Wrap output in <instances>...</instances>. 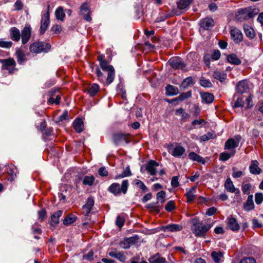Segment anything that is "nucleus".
Segmentation results:
<instances>
[{"mask_svg": "<svg viewBox=\"0 0 263 263\" xmlns=\"http://www.w3.org/2000/svg\"><path fill=\"white\" fill-rule=\"evenodd\" d=\"M258 13V10L255 8L249 7L241 8L237 10L235 18L238 21H243L252 18Z\"/></svg>", "mask_w": 263, "mask_h": 263, "instance_id": "1", "label": "nucleus"}, {"mask_svg": "<svg viewBox=\"0 0 263 263\" xmlns=\"http://www.w3.org/2000/svg\"><path fill=\"white\" fill-rule=\"evenodd\" d=\"M193 232L195 235L199 237H204L212 226V224H204L202 222H199L197 218H194L193 220Z\"/></svg>", "mask_w": 263, "mask_h": 263, "instance_id": "2", "label": "nucleus"}, {"mask_svg": "<svg viewBox=\"0 0 263 263\" xmlns=\"http://www.w3.org/2000/svg\"><path fill=\"white\" fill-rule=\"evenodd\" d=\"M128 187V181L127 180H124L121 186L118 183H112L108 189L109 192L114 195H118L120 193L125 194L126 193Z\"/></svg>", "mask_w": 263, "mask_h": 263, "instance_id": "3", "label": "nucleus"}, {"mask_svg": "<svg viewBox=\"0 0 263 263\" xmlns=\"http://www.w3.org/2000/svg\"><path fill=\"white\" fill-rule=\"evenodd\" d=\"M99 65L103 71L107 72L106 84L109 85L113 82L115 78V72L114 67L111 65H109L106 61L101 62Z\"/></svg>", "mask_w": 263, "mask_h": 263, "instance_id": "4", "label": "nucleus"}, {"mask_svg": "<svg viewBox=\"0 0 263 263\" xmlns=\"http://www.w3.org/2000/svg\"><path fill=\"white\" fill-rule=\"evenodd\" d=\"M50 45L48 43L44 42L34 43L30 46L29 49L31 52L36 53L41 52H47L50 49Z\"/></svg>", "mask_w": 263, "mask_h": 263, "instance_id": "5", "label": "nucleus"}, {"mask_svg": "<svg viewBox=\"0 0 263 263\" xmlns=\"http://www.w3.org/2000/svg\"><path fill=\"white\" fill-rule=\"evenodd\" d=\"M0 63L2 64V68L4 70H8L9 73L13 72L15 69V62L12 58L0 59Z\"/></svg>", "mask_w": 263, "mask_h": 263, "instance_id": "6", "label": "nucleus"}, {"mask_svg": "<svg viewBox=\"0 0 263 263\" xmlns=\"http://www.w3.org/2000/svg\"><path fill=\"white\" fill-rule=\"evenodd\" d=\"M49 9L50 6L48 5L47 7V10L46 13L43 14L42 16L41 22V27L40 29L41 32H44L47 28H48L49 23H50V19H49Z\"/></svg>", "mask_w": 263, "mask_h": 263, "instance_id": "7", "label": "nucleus"}, {"mask_svg": "<svg viewBox=\"0 0 263 263\" xmlns=\"http://www.w3.org/2000/svg\"><path fill=\"white\" fill-rule=\"evenodd\" d=\"M80 13L83 16L84 18L88 21L90 22L91 21V17H90V10L89 9V6L88 3H84L80 7Z\"/></svg>", "mask_w": 263, "mask_h": 263, "instance_id": "8", "label": "nucleus"}, {"mask_svg": "<svg viewBox=\"0 0 263 263\" xmlns=\"http://www.w3.org/2000/svg\"><path fill=\"white\" fill-rule=\"evenodd\" d=\"M158 166V163L154 160H151L146 164L145 168L151 175H155L156 174V167Z\"/></svg>", "mask_w": 263, "mask_h": 263, "instance_id": "9", "label": "nucleus"}, {"mask_svg": "<svg viewBox=\"0 0 263 263\" xmlns=\"http://www.w3.org/2000/svg\"><path fill=\"white\" fill-rule=\"evenodd\" d=\"M169 63L173 68L175 69H183L185 67V64L180 59L178 58L170 60Z\"/></svg>", "mask_w": 263, "mask_h": 263, "instance_id": "10", "label": "nucleus"}, {"mask_svg": "<svg viewBox=\"0 0 263 263\" xmlns=\"http://www.w3.org/2000/svg\"><path fill=\"white\" fill-rule=\"evenodd\" d=\"M213 25L214 21L211 17H206L200 22V28L203 30H209Z\"/></svg>", "mask_w": 263, "mask_h": 263, "instance_id": "11", "label": "nucleus"}, {"mask_svg": "<svg viewBox=\"0 0 263 263\" xmlns=\"http://www.w3.org/2000/svg\"><path fill=\"white\" fill-rule=\"evenodd\" d=\"M127 135L122 134H117L114 135L113 139L114 141L117 145L119 144H123L125 143H128V141L127 140Z\"/></svg>", "mask_w": 263, "mask_h": 263, "instance_id": "12", "label": "nucleus"}, {"mask_svg": "<svg viewBox=\"0 0 263 263\" xmlns=\"http://www.w3.org/2000/svg\"><path fill=\"white\" fill-rule=\"evenodd\" d=\"M215 263H221L223 261V253L220 251H214L211 255Z\"/></svg>", "mask_w": 263, "mask_h": 263, "instance_id": "13", "label": "nucleus"}, {"mask_svg": "<svg viewBox=\"0 0 263 263\" xmlns=\"http://www.w3.org/2000/svg\"><path fill=\"white\" fill-rule=\"evenodd\" d=\"M185 152V148L180 145H176L171 150L172 155L175 157H181Z\"/></svg>", "mask_w": 263, "mask_h": 263, "instance_id": "14", "label": "nucleus"}, {"mask_svg": "<svg viewBox=\"0 0 263 263\" xmlns=\"http://www.w3.org/2000/svg\"><path fill=\"white\" fill-rule=\"evenodd\" d=\"M249 89V85L247 81L243 80L240 81L237 85V91L238 93L242 94L247 92Z\"/></svg>", "mask_w": 263, "mask_h": 263, "instance_id": "15", "label": "nucleus"}, {"mask_svg": "<svg viewBox=\"0 0 263 263\" xmlns=\"http://www.w3.org/2000/svg\"><path fill=\"white\" fill-rule=\"evenodd\" d=\"M108 255L110 257L115 258L122 262H125L126 259V256L123 252H117L116 251H113L109 252Z\"/></svg>", "mask_w": 263, "mask_h": 263, "instance_id": "16", "label": "nucleus"}, {"mask_svg": "<svg viewBox=\"0 0 263 263\" xmlns=\"http://www.w3.org/2000/svg\"><path fill=\"white\" fill-rule=\"evenodd\" d=\"M228 226L230 230L233 231H237L240 228L236 219L233 217L229 218L228 219Z\"/></svg>", "mask_w": 263, "mask_h": 263, "instance_id": "17", "label": "nucleus"}, {"mask_svg": "<svg viewBox=\"0 0 263 263\" xmlns=\"http://www.w3.org/2000/svg\"><path fill=\"white\" fill-rule=\"evenodd\" d=\"M200 96L202 99V102L206 104H210L213 102L214 100V96L209 92H201Z\"/></svg>", "mask_w": 263, "mask_h": 263, "instance_id": "18", "label": "nucleus"}, {"mask_svg": "<svg viewBox=\"0 0 263 263\" xmlns=\"http://www.w3.org/2000/svg\"><path fill=\"white\" fill-rule=\"evenodd\" d=\"M253 196L252 195H249L245 203L243 204V208L246 211L252 210L254 208V204L253 202Z\"/></svg>", "mask_w": 263, "mask_h": 263, "instance_id": "19", "label": "nucleus"}, {"mask_svg": "<svg viewBox=\"0 0 263 263\" xmlns=\"http://www.w3.org/2000/svg\"><path fill=\"white\" fill-rule=\"evenodd\" d=\"M94 205V201L92 198H88L87 202L83 206V209L86 215H88L90 212L92 206Z\"/></svg>", "mask_w": 263, "mask_h": 263, "instance_id": "20", "label": "nucleus"}, {"mask_svg": "<svg viewBox=\"0 0 263 263\" xmlns=\"http://www.w3.org/2000/svg\"><path fill=\"white\" fill-rule=\"evenodd\" d=\"M258 162L256 160H253L249 167L250 171L253 174H259L261 172V169L258 166Z\"/></svg>", "mask_w": 263, "mask_h": 263, "instance_id": "21", "label": "nucleus"}, {"mask_svg": "<svg viewBox=\"0 0 263 263\" xmlns=\"http://www.w3.org/2000/svg\"><path fill=\"white\" fill-rule=\"evenodd\" d=\"M182 227L178 224H170L164 227L163 230L164 231L176 232L180 231Z\"/></svg>", "mask_w": 263, "mask_h": 263, "instance_id": "22", "label": "nucleus"}, {"mask_svg": "<svg viewBox=\"0 0 263 263\" xmlns=\"http://www.w3.org/2000/svg\"><path fill=\"white\" fill-rule=\"evenodd\" d=\"M239 142L233 139H228L225 143V149H231L237 147L238 146Z\"/></svg>", "mask_w": 263, "mask_h": 263, "instance_id": "23", "label": "nucleus"}, {"mask_svg": "<svg viewBox=\"0 0 263 263\" xmlns=\"http://www.w3.org/2000/svg\"><path fill=\"white\" fill-rule=\"evenodd\" d=\"M73 126L74 129L78 133H81L83 129V122L81 119L75 120L73 123Z\"/></svg>", "mask_w": 263, "mask_h": 263, "instance_id": "24", "label": "nucleus"}, {"mask_svg": "<svg viewBox=\"0 0 263 263\" xmlns=\"http://www.w3.org/2000/svg\"><path fill=\"white\" fill-rule=\"evenodd\" d=\"M189 158L190 159L197 161L198 162L201 163L202 164L205 163V160L204 159L200 156L197 155L194 152H191L189 154Z\"/></svg>", "mask_w": 263, "mask_h": 263, "instance_id": "25", "label": "nucleus"}, {"mask_svg": "<svg viewBox=\"0 0 263 263\" xmlns=\"http://www.w3.org/2000/svg\"><path fill=\"white\" fill-rule=\"evenodd\" d=\"M63 211H58L51 216V225L55 226L59 222V218L62 216Z\"/></svg>", "mask_w": 263, "mask_h": 263, "instance_id": "26", "label": "nucleus"}, {"mask_svg": "<svg viewBox=\"0 0 263 263\" xmlns=\"http://www.w3.org/2000/svg\"><path fill=\"white\" fill-rule=\"evenodd\" d=\"M196 191V186H194L189 190L186 193L185 195L187 198V201L188 202L192 201L195 197V192Z\"/></svg>", "mask_w": 263, "mask_h": 263, "instance_id": "27", "label": "nucleus"}, {"mask_svg": "<svg viewBox=\"0 0 263 263\" xmlns=\"http://www.w3.org/2000/svg\"><path fill=\"white\" fill-rule=\"evenodd\" d=\"M179 93L178 89L172 85H167L166 87V93L168 96H174Z\"/></svg>", "mask_w": 263, "mask_h": 263, "instance_id": "28", "label": "nucleus"}, {"mask_svg": "<svg viewBox=\"0 0 263 263\" xmlns=\"http://www.w3.org/2000/svg\"><path fill=\"white\" fill-rule=\"evenodd\" d=\"M228 61L232 64L239 65L241 63V60L235 54H231L227 57Z\"/></svg>", "mask_w": 263, "mask_h": 263, "instance_id": "29", "label": "nucleus"}, {"mask_svg": "<svg viewBox=\"0 0 263 263\" xmlns=\"http://www.w3.org/2000/svg\"><path fill=\"white\" fill-rule=\"evenodd\" d=\"M194 0H180L178 3V8L180 10L186 9Z\"/></svg>", "mask_w": 263, "mask_h": 263, "instance_id": "30", "label": "nucleus"}, {"mask_svg": "<svg viewBox=\"0 0 263 263\" xmlns=\"http://www.w3.org/2000/svg\"><path fill=\"white\" fill-rule=\"evenodd\" d=\"M149 261L151 263H164L166 261L165 259L161 257L159 254L150 257Z\"/></svg>", "mask_w": 263, "mask_h": 263, "instance_id": "31", "label": "nucleus"}, {"mask_svg": "<svg viewBox=\"0 0 263 263\" xmlns=\"http://www.w3.org/2000/svg\"><path fill=\"white\" fill-rule=\"evenodd\" d=\"M15 54L16 56L17 62L19 64H21L23 62H24L25 61V54L23 50L21 49H17L16 51Z\"/></svg>", "mask_w": 263, "mask_h": 263, "instance_id": "32", "label": "nucleus"}, {"mask_svg": "<svg viewBox=\"0 0 263 263\" xmlns=\"http://www.w3.org/2000/svg\"><path fill=\"white\" fill-rule=\"evenodd\" d=\"M77 217L72 214L69 215L63 220V224L65 225H69L73 223L76 221Z\"/></svg>", "mask_w": 263, "mask_h": 263, "instance_id": "33", "label": "nucleus"}, {"mask_svg": "<svg viewBox=\"0 0 263 263\" xmlns=\"http://www.w3.org/2000/svg\"><path fill=\"white\" fill-rule=\"evenodd\" d=\"M55 15L57 20L63 21L65 16L62 7H58L55 11Z\"/></svg>", "mask_w": 263, "mask_h": 263, "instance_id": "34", "label": "nucleus"}, {"mask_svg": "<svg viewBox=\"0 0 263 263\" xmlns=\"http://www.w3.org/2000/svg\"><path fill=\"white\" fill-rule=\"evenodd\" d=\"M224 186L226 189L230 192L234 193L235 192L236 189L230 179H227L226 180Z\"/></svg>", "mask_w": 263, "mask_h": 263, "instance_id": "35", "label": "nucleus"}, {"mask_svg": "<svg viewBox=\"0 0 263 263\" xmlns=\"http://www.w3.org/2000/svg\"><path fill=\"white\" fill-rule=\"evenodd\" d=\"M213 77L220 82H223L226 79V75L223 72L216 71L213 73Z\"/></svg>", "mask_w": 263, "mask_h": 263, "instance_id": "36", "label": "nucleus"}, {"mask_svg": "<svg viewBox=\"0 0 263 263\" xmlns=\"http://www.w3.org/2000/svg\"><path fill=\"white\" fill-rule=\"evenodd\" d=\"M95 72L98 77V81L101 83H106V79H105V76L98 68H96Z\"/></svg>", "mask_w": 263, "mask_h": 263, "instance_id": "37", "label": "nucleus"}, {"mask_svg": "<svg viewBox=\"0 0 263 263\" xmlns=\"http://www.w3.org/2000/svg\"><path fill=\"white\" fill-rule=\"evenodd\" d=\"M235 153V151H233L232 153L229 154L227 152H223L220 154L219 159L220 160L226 161L228 160L231 156H233Z\"/></svg>", "mask_w": 263, "mask_h": 263, "instance_id": "38", "label": "nucleus"}, {"mask_svg": "<svg viewBox=\"0 0 263 263\" xmlns=\"http://www.w3.org/2000/svg\"><path fill=\"white\" fill-rule=\"evenodd\" d=\"M95 181V178L93 176H85L83 180V183L85 185L91 186L93 184Z\"/></svg>", "mask_w": 263, "mask_h": 263, "instance_id": "39", "label": "nucleus"}, {"mask_svg": "<svg viewBox=\"0 0 263 263\" xmlns=\"http://www.w3.org/2000/svg\"><path fill=\"white\" fill-rule=\"evenodd\" d=\"M191 96V92L188 91L181 93L179 96L174 99L175 101H183Z\"/></svg>", "mask_w": 263, "mask_h": 263, "instance_id": "40", "label": "nucleus"}, {"mask_svg": "<svg viewBox=\"0 0 263 263\" xmlns=\"http://www.w3.org/2000/svg\"><path fill=\"white\" fill-rule=\"evenodd\" d=\"M215 138V135L212 133H208L200 137L199 140L201 142L206 141L210 139H213Z\"/></svg>", "mask_w": 263, "mask_h": 263, "instance_id": "41", "label": "nucleus"}, {"mask_svg": "<svg viewBox=\"0 0 263 263\" xmlns=\"http://www.w3.org/2000/svg\"><path fill=\"white\" fill-rule=\"evenodd\" d=\"M134 181L135 184L137 185L140 189H141L143 193L147 191V187L142 181L138 179H136Z\"/></svg>", "mask_w": 263, "mask_h": 263, "instance_id": "42", "label": "nucleus"}, {"mask_svg": "<svg viewBox=\"0 0 263 263\" xmlns=\"http://www.w3.org/2000/svg\"><path fill=\"white\" fill-rule=\"evenodd\" d=\"M204 123H205V122L203 119L194 120L192 122V128L201 127L203 125Z\"/></svg>", "mask_w": 263, "mask_h": 263, "instance_id": "43", "label": "nucleus"}, {"mask_svg": "<svg viewBox=\"0 0 263 263\" xmlns=\"http://www.w3.org/2000/svg\"><path fill=\"white\" fill-rule=\"evenodd\" d=\"M99 86L97 84H93L89 89V93L91 96H93L98 92Z\"/></svg>", "mask_w": 263, "mask_h": 263, "instance_id": "44", "label": "nucleus"}, {"mask_svg": "<svg viewBox=\"0 0 263 263\" xmlns=\"http://www.w3.org/2000/svg\"><path fill=\"white\" fill-rule=\"evenodd\" d=\"M231 39L235 43H239L243 39L242 34H231Z\"/></svg>", "mask_w": 263, "mask_h": 263, "instance_id": "45", "label": "nucleus"}, {"mask_svg": "<svg viewBox=\"0 0 263 263\" xmlns=\"http://www.w3.org/2000/svg\"><path fill=\"white\" fill-rule=\"evenodd\" d=\"M165 193L164 191H161L157 194V202H160L161 203L165 201Z\"/></svg>", "mask_w": 263, "mask_h": 263, "instance_id": "46", "label": "nucleus"}, {"mask_svg": "<svg viewBox=\"0 0 263 263\" xmlns=\"http://www.w3.org/2000/svg\"><path fill=\"white\" fill-rule=\"evenodd\" d=\"M193 79L192 77H189L185 79L182 83V86L184 88H186L191 84H193Z\"/></svg>", "mask_w": 263, "mask_h": 263, "instance_id": "47", "label": "nucleus"}, {"mask_svg": "<svg viewBox=\"0 0 263 263\" xmlns=\"http://www.w3.org/2000/svg\"><path fill=\"white\" fill-rule=\"evenodd\" d=\"M15 170L16 168L14 166H12V167L8 168L7 172L10 176L11 180L14 179V178L16 177V174L15 172Z\"/></svg>", "mask_w": 263, "mask_h": 263, "instance_id": "48", "label": "nucleus"}, {"mask_svg": "<svg viewBox=\"0 0 263 263\" xmlns=\"http://www.w3.org/2000/svg\"><path fill=\"white\" fill-rule=\"evenodd\" d=\"M200 84L204 87H210L212 86V83L209 80L204 79H201L200 80Z\"/></svg>", "mask_w": 263, "mask_h": 263, "instance_id": "49", "label": "nucleus"}, {"mask_svg": "<svg viewBox=\"0 0 263 263\" xmlns=\"http://www.w3.org/2000/svg\"><path fill=\"white\" fill-rule=\"evenodd\" d=\"M175 208V203L173 201H169L165 206V209L168 212H171Z\"/></svg>", "mask_w": 263, "mask_h": 263, "instance_id": "50", "label": "nucleus"}, {"mask_svg": "<svg viewBox=\"0 0 263 263\" xmlns=\"http://www.w3.org/2000/svg\"><path fill=\"white\" fill-rule=\"evenodd\" d=\"M12 45V43L11 41H0V47L2 48H10V47H11Z\"/></svg>", "mask_w": 263, "mask_h": 263, "instance_id": "51", "label": "nucleus"}, {"mask_svg": "<svg viewBox=\"0 0 263 263\" xmlns=\"http://www.w3.org/2000/svg\"><path fill=\"white\" fill-rule=\"evenodd\" d=\"M263 200V196L261 193H257L255 196V201L256 204H259Z\"/></svg>", "mask_w": 263, "mask_h": 263, "instance_id": "52", "label": "nucleus"}, {"mask_svg": "<svg viewBox=\"0 0 263 263\" xmlns=\"http://www.w3.org/2000/svg\"><path fill=\"white\" fill-rule=\"evenodd\" d=\"M255 259L252 257H246L241 259L239 263H255Z\"/></svg>", "mask_w": 263, "mask_h": 263, "instance_id": "53", "label": "nucleus"}, {"mask_svg": "<svg viewBox=\"0 0 263 263\" xmlns=\"http://www.w3.org/2000/svg\"><path fill=\"white\" fill-rule=\"evenodd\" d=\"M23 4L20 0H17L14 3V7L17 11L22 10L23 8Z\"/></svg>", "mask_w": 263, "mask_h": 263, "instance_id": "54", "label": "nucleus"}, {"mask_svg": "<svg viewBox=\"0 0 263 263\" xmlns=\"http://www.w3.org/2000/svg\"><path fill=\"white\" fill-rule=\"evenodd\" d=\"M251 188V184L249 183L243 184L242 185V191L245 194H249Z\"/></svg>", "mask_w": 263, "mask_h": 263, "instance_id": "55", "label": "nucleus"}, {"mask_svg": "<svg viewBox=\"0 0 263 263\" xmlns=\"http://www.w3.org/2000/svg\"><path fill=\"white\" fill-rule=\"evenodd\" d=\"M128 241H127L126 239H124L123 240L120 241L119 243V246L121 248L123 249H127L130 248L129 246V243H128Z\"/></svg>", "mask_w": 263, "mask_h": 263, "instance_id": "56", "label": "nucleus"}, {"mask_svg": "<svg viewBox=\"0 0 263 263\" xmlns=\"http://www.w3.org/2000/svg\"><path fill=\"white\" fill-rule=\"evenodd\" d=\"M68 111H64L62 115L58 117V121H63L68 119Z\"/></svg>", "mask_w": 263, "mask_h": 263, "instance_id": "57", "label": "nucleus"}, {"mask_svg": "<svg viewBox=\"0 0 263 263\" xmlns=\"http://www.w3.org/2000/svg\"><path fill=\"white\" fill-rule=\"evenodd\" d=\"M220 52L218 50H215L211 55V58L214 60H217L220 58Z\"/></svg>", "mask_w": 263, "mask_h": 263, "instance_id": "58", "label": "nucleus"}, {"mask_svg": "<svg viewBox=\"0 0 263 263\" xmlns=\"http://www.w3.org/2000/svg\"><path fill=\"white\" fill-rule=\"evenodd\" d=\"M171 185L174 187H176L179 186V183L178 182V177L177 176H174L171 180Z\"/></svg>", "mask_w": 263, "mask_h": 263, "instance_id": "59", "label": "nucleus"}, {"mask_svg": "<svg viewBox=\"0 0 263 263\" xmlns=\"http://www.w3.org/2000/svg\"><path fill=\"white\" fill-rule=\"evenodd\" d=\"M116 224L119 227H122L124 223V219L121 216H118L116 221Z\"/></svg>", "mask_w": 263, "mask_h": 263, "instance_id": "60", "label": "nucleus"}, {"mask_svg": "<svg viewBox=\"0 0 263 263\" xmlns=\"http://www.w3.org/2000/svg\"><path fill=\"white\" fill-rule=\"evenodd\" d=\"M51 30L54 33H60L62 31V27L60 25H53L51 28Z\"/></svg>", "mask_w": 263, "mask_h": 263, "instance_id": "61", "label": "nucleus"}, {"mask_svg": "<svg viewBox=\"0 0 263 263\" xmlns=\"http://www.w3.org/2000/svg\"><path fill=\"white\" fill-rule=\"evenodd\" d=\"M22 42L23 44L26 43L30 38V34H22Z\"/></svg>", "mask_w": 263, "mask_h": 263, "instance_id": "62", "label": "nucleus"}, {"mask_svg": "<svg viewBox=\"0 0 263 263\" xmlns=\"http://www.w3.org/2000/svg\"><path fill=\"white\" fill-rule=\"evenodd\" d=\"M99 174L101 176H106L108 175V172L104 166L101 167L99 170Z\"/></svg>", "mask_w": 263, "mask_h": 263, "instance_id": "63", "label": "nucleus"}, {"mask_svg": "<svg viewBox=\"0 0 263 263\" xmlns=\"http://www.w3.org/2000/svg\"><path fill=\"white\" fill-rule=\"evenodd\" d=\"M243 29L245 33H253L254 32L253 28L248 25H244Z\"/></svg>", "mask_w": 263, "mask_h": 263, "instance_id": "64", "label": "nucleus"}]
</instances>
